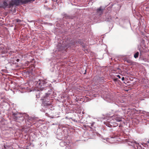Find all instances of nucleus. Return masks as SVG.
Instances as JSON below:
<instances>
[{"label":"nucleus","mask_w":149,"mask_h":149,"mask_svg":"<svg viewBox=\"0 0 149 149\" xmlns=\"http://www.w3.org/2000/svg\"><path fill=\"white\" fill-rule=\"evenodd\" d=\"M55 70V65L53 64V65H51L50 70L52 72H54Z\"/></svg>","instance_id":"2eb2a0df"},{"label":"nucleus","mask_w":149,"mask_h":149,"mask_svg":"<svg viewBox=\"0 0 149 149\" xmlns=\"http://www.w3.org/2000/svg\"><path fill=\"white\" fill-rule=\"evenodd\" d=\"M27 72H28V73H30L31 72H29V71H28Z\"/></svg>","instance_id":"c9c22d12"},{"label":"nucleus","mask_w":149,"mask_h":149,"mask_svg":"<svg viewBox=\"0 0 149 149\" xmlns=\"http://www.w3.org/2000/svg\"><path fill=\"white\" fill-rule=\"evenodd\" d=\"M38 91H43L45 95L42 98V105L45 106H49L50 105L49 98L54 93V91L50 86L51 85L49 81L48 82L46 80L39 79L38 81L35 82Z\"/></svg>","instance_id":"f257e3e1"},{"label":"nucleus","mask_w":149,"mask_h":149,"mask_svg":"<svg viewBox=\"0 0 149 149\" xmlns=\"http://www.w3.org/2000/svg\"><path fill=\"white\" fill-rule=\"evenodd\" d=\"M116 76L118 77L119 79H120L121 78V77H120V76L119 75H118Z\"/></svg>","instance_id":"bb28decb"},{"label":"nucleus","mask_w":149,"mask_h":149,"mask_svg":"<svg viewBox=\"0 0 149 149\" xmlns=\"http://www.w3.org/2000/svg\"><path fill=\"white\" fill-rule=\"evenodd\" d=\"M115 137V136H114L113 137V136L111 137V138H114Z\"/></svg>","instance_id":"f704fd0d"},{"label":"nucleus","mask_w":149,"mask_h":149,"mask_svg":"<svg viewBox=\"0 0 149 149\" xmlns=\"http://www.w3.org/2000/svg\"><path fill=\"white\" fill-rule=\"evenodd\" d=\"M19 60H19V58H17V60H16V61H17V62H19Z\"/></svg>","instance_id":"c85d7f7f"},{"label":"nucleus","mask_w":149,"mask_h":149,"mask_svg":"<svg viewBox=\"0 0 149 149\" xmlns=\"http://www.w3.org/2000/svg\"><path fill=\"white\" fill-rule=\"evenodd\" d=\"M67 144V143L63 141H61L60 143V145L62 147H64Z\"/></svg>","instance_id":"f3484780"},{"label":"nucleus","mask_w":149,"mask_h":149,"mask_svg":"<svg viewBox=\"0 0 149 149\" xmlns=\"http://www.w3.org/2000/svg\"><path fill=\"white\" fill-rule=\"evenodd\" d=\"M70 149H72V148H70Z\"/></svg>","instance_id":"ea45409f"},{"label":"nucleus","mask_w":149,"mask_h":149,"mask_svg":"<svg viewBox=\"0 0 149 149\" xmlns=\"http://www.w3.org/2000/svg\"><path fill=\"white\" fill-rule=\"evenodd\" d=\"M4 47L3 46H0V54L1 55V56L2 57H5L4 55H2L3 54H5L6 53V51L4 50Z\"/></svg>","instance_id":"9b49d317"},{"label":"nucleus","mask_w":149,"mask_h":149,"mask_svg":"<svg viewBox=\"0 0 149 149\" xmlns=\"http://www.w3.org/2000/svg\"><path fill=\"white\" fill-rule=\"evenodd\" d=\"M52 1H57V0H56V1H55V0H52Z\"/></svg>","instance_id":"473e14b6"},{"label":"nucleus","mask_w":149,"mask_h":149,"mask_svg":"<svg viewBox=\"0 0 149 149\" xmlns=\"http://www.w3.org/2000/svg\"><path fill=\"white\" fill-rule=\"evenodd\" d=\"M104 77H98L97 80L99 82H104Z\"/></svg>","instance_id":"dca6fc26"},{"label":"nucleus","mask_w":149,"mask_h":149,"mask_svg":"<svg viewBox=\"0 0 149 149\" xmlns=\"http://www.w3.org/2000/svg\"><path fill=\"white\" fill-rule=\"evenodd\" d=\"M130 26L131 24L130 23V22L128 20H126V23H124V25L123 26H122V27L123 28H126L127 27V26Z\"/></svg>","instance_id":"ddd939ff"},{"label":"nucleus","mask_w":149,"mask_h":149,"mask_svg":"<svg viewBox=\"0 0 149 149\" xmlns=\"http://www.w3.org/2000/svg\"><path fill=\"white\" fill-rule=\"evenodd\" d=\"M139 55V52H136L134 54V58H137L138 57Z\"/></svg>","instance_id":"6ab92c4d"},{"label":"nucleus","mask_w":149,"mask_h":149,"mask_svg":"<svg viewBox=\"0 0 149 149\" xmlns=\"http://www.w3.org/2000/svg\"><path fill=\"white\" fill-rule=\"evenodd\" d=\"M132 111H134V113H136V112H135V111H137V110H136V109H132Z\"/></svg>","instance_id":"a878e982"},{"label":"nucleus","mask_w":149,"mask_h":149,"mask_svg":"<svg viewBox=\"0 0 149 149\" xmlns=\"http://www.w3.org/2000/svg\"><path fill=\"white\" fill-rule=\"evenodd\" d=\"M75 46L74 41L73 40H71L68 43L67 42V44L65 45L63 44L62 45H59L57 46V50L63 52H66V49L74 48Z\"/></svg>","instance_id":"20e7f679"},{"label":"nucleus","mask_w":149,"mask_h":149,"mask_svg":"<svg viewBox=\"0 0 149 149\" xmlns=\"http://www.w3.org/2000/svg\"><path fill=\"white\" fill-rule=\"evenodd\" d=\"M26 116V119H28L29 120H34V118H30L29 117V116L28 115H27Z\"/></svg>","instance_id":"aec40b11"},{"label":"nucleus","mask_w":149,"mask_h":149,"mask_svg":"<svg viewBox=\"0 0 149 149\" xmlns=\"http://www.w3.org/2000/svg\"><path fill=\"white\" fill-rule=\"evenodd\" d=\"M43 112H45V111H43Z\"/></svg>","instance_id":"a19ab883"},{"label":"nucleus","mask_w":149,"mask_h":149,"mask_svg":"<svg viewBox=\"0 0 149 149\" xmlns=\"http://www.w3.org/2000/svg\"><path fill=\"white\" fill-rule=\"evenodd\" d=\"M113 133L114 134H115V133L114 132H113Z\"/></svg>","instance_id":"58836bf2"},{"label":"nucleus","mask_w":149,"mask_h":149,"mask_svg":"<svg viewBox=\"0 0 149 149\" xmlns=\"http://www.w3.org/2000/svg\"><path fill=\"white\" fill-rule=\"evenodd\" d=\"M122 113L120 110L116 111L115 114L112 116H109V118L107 119V121L105 123V124L108 127H115L118 125L116 122L122 121Z\"/></svg>","instance_id":"f03ea898"},{"label":"nucleus","mask_w":149,"mask_h":149,"mask_svg":"<svg viewBox=\"0 0 149 149\" xmlns=\"http://www.w3.org/2000/svg\"><path fill=\"white\" fill-rule=\"evenodd\" d=\"M111 20V18H106L105 19V21H110Z\"/></svg>","instance_id":"5701e85b"},{"label":"nucleus","mask_w":149,"mask_h":149,"mask_svg":"<svg viewBox=\"0 0 149 149\" xmlns=\"http://www.w3.org/2000/svg\"><path fill=\"white\" fill-rule=\"evenodd\" d=\"M109 130H112V129H111V128H110L109 129Z\"/></svg>","instance_id":"e433bc0d"},{"label":"nucleus","mask_w":149,"mask_h":149,"mask_svg":"<svg viewBox=\"0 0 149 149\" xmlns=\"http://www.w3.org/2000/svg\"><path fill=\"white\" fill-rule=\"evenodd\" d=\"M19 0H4L0 3V8L4 10L10 8L15 5H19Z\"/></svg>","instance_id":"7ed1b4c3"},{"label":"nucleus","mask_w":149,"mask_h":149,"mask_svg":"<svg viewBox=\"0 0 149 149\" xmlns=\"http://www.w3.org/2000/svg\"><path fill=\"white\" fill-rule=\"evenodd\" d=\"M10 116L12 118L17 121L20 120L22 121L24 120V117H23V114L19 112L14 108L12 109V112L10 113Z\"/></svg>","instance_id":"39448f33"},{"label":"nucleus","mask_w":149,"mask_h":149,"mask_svg":"<svg viewBox=\"0 0 149 149\" xmlns=\"http://www.w3.org/2000/svg\"><path fill=\"white\" fill-rule=\"evenodd\" d=\"M89 124H90V127L93 129V131H96L95 128H96L97 125H96L95 123L94 122H92L90 123Z\"/></svg>","instance_id":"f8f14e48"},{"label":"nucleus","mask_w":149,"mask_h":149,"mask_svg":"<svg viewBox=\"0 0 149 149\" xmlns=\"http://www.w3.org/2000/svg\"><path fill=\"white\" fill-rule=\"evenodd\" d=\"M147 142L148 143H149V139H148V141H147Z\"/></svg>","instance_id":"2f4dec72"},{"label":"nucleus","mask_w":149,"mask_h":149,"mask_svg":"<svg viewBox=\"0 0 149 149\" xmlns=\"http://www.w3.org/2000/svg\"><path fill=\"white\" fill-rule=\"evenodd\" d=\"M121 80L123 81H124L125 80V78L124 77H123L121 78Z\"/></svg>","instance_id":"cd10ccee"},{"label":"nucleus","mask_w":149,"mask_h":149,"mask_svg":"<svg viewBox=\"0 0 149 149\" xmlns=\"http://www.w3.org/2000/svg\"><path fill=\"white\" fill-rule=\"evenodd\" d=\"M70 17L67 14H65L64 15V16L63 17L64 19H68L70 18Z\"/></svg>","instance_id":"412c9836"},{"label":"nucleus","mask_w":149,"mask_h":149,"mask_svg":"<svg viewBox=\"0 0 149 149\" xmlns=\"http://www.w3.org/2000/svg\"><path fill=\"white\" fill-rule=\"evenodd\" d=\"M116 102L118 104V106L121 107L125 106V101L123 100L118 99L116 100Z\"/></svg>","instance_id":"1a4fd4ad"},{"label":"nucleus","mask_w":149,"mask_h":149,"mask_svg":"<svg viewBox=\"0 0 149 149\" xmlns=\"http://www.w3.org/2000/svg\"><path fill=\"white\" fill-rule=\"evenodd\" d=\"M141 144L143 148L145 147V148H147L148 147V145L147 144V143H141Z\"/></svg>","instance_id":"a211bd4d"},{"label":"nucleus","mask_w":149,"mask_h":149,"mask_svg":"<svg viewBox=\"0 0 149 149\" xmlns=\"http://www.w3.org/2000/svg\"><path fill=\"white\" fill-rule=\"evenodd\" d=\"M76 43H78L79 44H80L82 46V47L84 48L85 46L83 45V43L82 40L80 39H79L78 40L77 42H76Z\"/></svg>","instance_id":"4468645a"},{"label":"nucleus","mask_w":149,"mask_h":149,"mask_svg":"<svg viewBox=\"0 0 149 149\" xmlns=\"http://www.w3.org/2000/svg\"><path fill=\"white\" fill-rule=\"evenodd\" d=\"M128 144L130 146H133L134 149H145L144 148H143L141 146L134 140H130L128 142ZM145 149H149L147 148Z\"/></svg>","instance_id":"423d86ee"},{"label":"nucleus","mask_w":149,"mask_h":149,"mask_svg":"<svg viewBox=\"0 0 149 149\" xmlns=\"http://www.w3.org/2000/svg\"><path fill=\"white\" fill-rule=\"evenodd\" d=\"M142 43L144 42V40H142Z\"/></svg>","instance_id":"72a5a7b5"},{"label":"nucleus","mask_w":149,"mask_h":149,"mask_svg":"<svg viewBox=\"0 0 149 149\" xmlns=\"http://www.w3.org/2000/svg\"><path fill=\"white\" fill-rule=\"evenodd\" d=\"M127 62L128 63H130L132 64V61H131V60H128L127 61Z\"/></svg>","instance_id":"b1692460"},{"label":"nucleus","mask_w":149,"mask_h":149,"mask_svg":"<svg viewBox=\"0 0 149 149\" xmlns=\"http://www.w3.org/2000/svg\"><path fill=\"white\" fill-rule=\"evenodd\" d=\"M105 9V8L104 7L101 6L99 8H98L96 9V15L98 16V18L100 17L102 14Z\"/></svg>","instance_id":"0eeeda50"},{"label":"nucleus","mask_w":149,"mask_h":149,"mask_svg":"<svg viewBox=\"0 0 149 149\" xmlns=\"http://www.w3.org/2000/svg\"><path fill=\"white\" fill-rule=\"evenodd\" d=\"M19 3L21 4H26L29 2H33L35 0H19Z\"/></svg>","instance_id":"9d476101"},{"label":"nucleus","mask_w":149,"mask_h":149,"mask_svg":"<svg viewBox=\"0 0 149 149\" xmlns=\"http://www.w3.org/2000/svg\"><path fill=\"white\" fill-rule=\"evenodd\" d=\"M93 134L94 135V136L93 138H95V137L96 136H97V134L96 132H93Z\"/></svg>","instance_id":"393cba45"},{"label":"nucleus","mask_w":149,"mask_h":149,"mask_svg":"<svg viewBox=\"0 0 149 149\" xmlns=\"http://www.w3.org/2000/svg\"><path fill=\"white\" fill-rule=\"evenodd\" d=\"M121 126H122V125H121L120 124V125H119L118 127H121Z\"/></svg>","instance_id":"7c9ffc66"},{"label":"nucleus","mask_w":149,"mask_h":149,"mask_svg":"<svg viewBox=\"0 0 149 149\" xmlns=\"http://www.w3.org/2000/svg\"><path fill=\"white\" fill-rule=\"evenodd\" d=\"M105 98L106 100L109 102H111L113 100V95L110 94L107 95Z\"/></svg>","instance_id":"6e6552de"},{"label":"nucleus","mask_w":149,"mask_h":149,"mask_svg":"<svg viewBox=\"0 0 149 149\" xmlns=\"http://www.w3.org/2000/svg\"><path fill=\"white\" fill-rule=\"evenodd\" d=\"M49 117L51 118H58L59 117V116H56L55 115H49Z\"/></svg>","instance_id":"4be33fe9"},{"label":"nucleus","mask_w":149,"mask_h":149,"mask_svg":"<svg viewBox=\"0 0 149 149\" xmlns=\"http://www.w3.org/2000/svg\"><path fill=\"white\" fill-rule=\"evenodd\" d=\"M86 72V69L85 71L84 72V74H85Z\"/></svg>","instance_id":"c756f323"},{"label":"nucleus","mask_w":149,"mask_h":149,"mask_svg":"<svg viewBox=\"0 0 149 149\" xmlns=\"http://www.w3.org/2000/svg\"><path fill=\"white\" fill-rule=\"evenodd\" d=\"M50 24V23H47V22H46V24Z\"/></svg>","instance_id":"4c0bfd02"}]
</instances>
